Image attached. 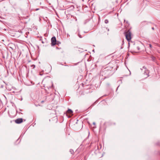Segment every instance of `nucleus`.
Returning <instances> with one entry per match:
<instances>
[{
    "label": "nucleus",
    "instance_id": "nucleus-1",
    "mask_svg": "<svg viewBox=\"0 0 160 160\" xmlns=\"http://www.w3.org/2000/svg\"><path fill=\"white\" fill-rule=\"evenodd\" d=\"M115 66L112 62H110L107 65V67L104 69V72L109 75L113 72V67Z\"/></svg>",
    "mask_w": 160,
    "mask_h": 160
},
{
    "label": "nucleus",
    "instance_id": "nucleus-2",
    "mask_svg": "<svg viewBox=\"0 0 160 160\" xmlns=\"http://www.w3.org/2000/svg\"><path fill=\"white\" fill-rule=\"evenodd\" d=\"M44 83V85H46L47 88L50 87L52 85V83L51 81L50 80L49 77L45 78L42 81Z\"/></svg>",
    "mask_w": 160,
    "mask_h": 160
},
{
    "label": "nucleus",
    "instance_id": "nucleus-3",
    "mask_svg": "<svg viewBox=\"0 0 160 160\" xmlns=\"http://www.w3.org/2000/svg\"><path fill=\"white\" fill-rule=\"evenodd\" d=\"M124 34L128 42H130L132 38V34L131 32L128 30L124 32Z\"/></svg>",
    "mask_w": 160,
    "mask_h": 160
},
{
    "label": "nucleus",
    "instance_id": "nucleus-4",
    "mask_svg": "<svg viewBox=\"0 0 160 160\" xmlns=\"http://www.w3.org/2000/svg\"><path fill=\"white\" fill-rule=\"evenodd\" d=\"M67 116L68 118H70L73 115V111L71 109H68L67 111Z\"/></svg>",
    "mask_w": 160,
    "mask_h": 160
},
{
    "label": "nucleus",
    "instance_id": "nucleus-5",
    "mask_svg": "<svg viewBox=\"0 0 160 160\" xmlns=\"http://www.w3.org/2000/svg\"><path fill=\"white\" fill-rule=\"evenodd\" d=\"M52 46H54L56 44V39L55 37H52L51 39Z\"/></svg>",
    "mask_w": 160,
    "mask_h": 160
},
{
    "label": "nucleus",
    "instance_id": "nucleus-6",
    "mask_svg": "<svg viewBox=\"0 0 160 160\" xmlns=\"http://www.w3.org/2000/svg\"><path fill=\"white\" fill-rule=\"evenodd\" d=\"M15 122L16 123L19 124L23 122V119L21 118H18L15 120Z\"/></svg>",
    "mask_w": 160,
    "mask_h": 160
},
{
    "label": "nucleus",
    "instance_id": "nucleus-7",
    "mask_svg": "<svg viewBox=\"0 0 160 160\" xmlns=\"http://www.w3.org/2000/svg\"><path fill=\"white\" fill-rule=\"evenodd\" d=\"M102 32H104L105 31H107V32H108L109 31V29L108 28H102Z\"/></svg>",
    "mask_w": 160,
    "mask_h": 160
},
{
    "label": "nucleus",
    "instance_id": "nucleus-8",
    "mask_svg": "<svg viewBox=\"0 0 160 160\" xmlns=\"http://www.w3.org/2000/svg\"><path fill=\"white\" fill-rule=\"evenodd\" d=\"M137 50H139V48L138 47H134V49L133 50V52H137Z\"/></svg>",
    "mask_w": 160,
    "mask_h": 160
},
{
    "label": "nucleus",
    "instance_id": "nucleus-9",
    "mask_svg": "<svg viewBox=\"0 0 160 160\" xmlns=\"http://www.w3.org/2000/svg\"><path fill=\"white\" fill-rule=\"evenodd\" d=\"M70 152L72 154H73L74 152V151L72 149H70Z\"/></svg>",
    "mask_w": 160,
    "mask_h": 160
},
{
    "label": "nucleus",
    "instance_id": "nucleus-10",
    "mask_svg": "<svg viewBox=\"0 0 160 160\" xmlns=\"http://www.w3.org/2000/svg\"><path fill=\"white\" fill-rule=\"evenodd\" d=\"M104 22L105 23L107 24V23H108V21L107 19H106V20H105Z\"/></svg>",
    "mask_w": 160,
    "mask_h": 160
},
{
    "label": "nucleus",
    "instance_id": "nucleus-11",
    "mask_svg": "<svg viewBox=\"0 0 160 160\" xmlns=\"http://www.w3.org/2000/svg\"><path fill=\"white\" fill-rule=\"evenodd\" d=\"M31 67H33V68L34 69L35 67V65H32L31 66Z\"/></svg>",
    "mask_w": 160,
    "mask_h": 160
},
{
    "label": "nucleus",
    "instance_id": "nucleus-12",
    "mask_svg": "<svg viewBox=\"0 0 160 160\" xmlns=\"http://www.w3.org/2000/svg\"><path fill=\"white\" fill-rule=\"evenodd\" d=\"M149 47L150 48H152V46L151 44H149Z\"/></svg>",
    "mask_w": 160,
    "mask_h": 160
},
{
    "label": "nucleus",
    "instance_id": "nucleus-13",
    "mask_svg": "<svg viewBox=\"0 0 160 160\" xmlns=\"http://www.w3.org/2000/svg\"><path fill=\"white\" fill-rule=\"evenodd\" d=\"M78 36L80 38H82V37L81 36V35H80V34H78Z\"/></svg>",
    "mask_w": 160,
    "mask_h": 160
},
{
    "label": "nucleus",
    "instance_id": "nucleus-14",
    "mask_svg": "<svg viewBox=\"0 0 160 160\" xmlns=\"http://www.w3.org/2000/svg\"><path fill=\"white\" fill-rule=\"evenodd\" d=\"M152 60H155V57H152Z\"/></svg>",
    "mask_w": 160,
    "mask_h": 160
},
{
    "label": "nucleus",
    "instance_id": "nucleus-15",
    "mask_svg": "<svg viewBox=\"0 0 160 160\" xmlns=\"http://www.w3.org/2000/svg\"><path fill=\"white\" fill-rule=\"evenodd\" d=\"M108 124L107 123H104V125H106V124Z\"/></svg>",
    "mask_w": 160,
    "mask_h": 160
},
{
    "label": "nucleus",
    "instance_id": "nucleus-16",
    "mask_svg": "<svg viewBox=\"0 0 160 160\" xmlns=\"http://www.w3.org/2000/svg\"><path fill=\"white\" fill-rule=\"evenodd\" d=\"M152 29L153 30H154V28L153 27L152 28Z\"/></svg>",
    "mask_w": 160,
    "mask_h": 160
},
{
    "label": "nucleus",
    "instance_id": "nucleus-17",
    "mask_svg": "<svg viewBox=\"0 0 160 160\" xmlns=\"http://www.w3.org/2000/svg\"><path fill=\"white\" fill-rule=\"evenodd\" d=\"M44 102V101H41V102H42V103H43V102Z\"/></svg>",
    "mask_w": 160,
    "mask_h": 160
},
{
    "label": "nucleus",
    "instance_id": "nucleus-18",
    "mask_svg": "<svg viewBox=\"0 0 160 160\" xmlns=\"http://www.w3.org/2000/svg\"><path fill=\"white\" fill-rule=\"evenodd\" d=\"M39 9H36V10L37 11V10H38Z\"/></svg>",
    "mask_w": 160,
    "mask_h": 160
},
{
    "label": "nucleus",
    "instance_id": "nucleus-19",
    "mask_svg": "<svg viewBox=\"0 0 160 160\" xmlns=\"http://www.w3.org/2000/svg\"><path fill=\"white\" fill-rule=\"evenodd\" d=\"M108 57H106V59H108Z\"/></svg>",
    "mask_w": 160,
    "mask_h": 160
}]
</instances>
